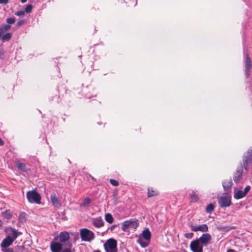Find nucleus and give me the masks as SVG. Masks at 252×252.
<instances>
[{
    "instance_id": "obj_1",
    "label": "nucleus",
    "mask_w": 252,
    "mask_h": 252,
    "mask_svg": "<svg viewBox=\"0 0 252 252\" xmlns=\"http://www.w3.org/2000/svg\"><path fill=\"white\" fill-rule=\"evenodd\" d=\"M27 198L30 203L40 204L41 196L35 190L29 191L27 192Z\"/></svg>"
},
{
    "instance_id": "obj_2",
    "label": "nucleus",
    "mask_w": 252,
    "mask_h": 252,
    "mask_svg": "<svg viewBox=\"0 0 252 252\" xmlns=\"http://www.w3.org/2000/svg\"><path fill=\"white\" fill-rule=\"evenodd\" d=\"M80 236L82 240L85 242H91L94 238V232L87 228L80 230Z\"/></svg>"
},
{
    "instance_id": "obj_3",
    "label": "nucleus",
    "mask_w": 252,
    "mask_h": 252,
    "mask_svg": "<svg viewBox=\"0 0 252 252\" xmlns=\"http://www.w3.org/2000/svg\"><path fill=\"white\" fill-rule=\"evenodd\" d=\"M218 203L221 208L229 207L231 204V197L227 194H223L219 198Z\"/></svg>"
},
{
    "instance_id": "obj_4",
    "label": "nucleus",
    "mask_w": 252,
    "mask_h": 252,
    "mask_svg": "<svg viewBox=\"0 0 252 252\" xmlns=\"http://www.w3.org/2000/svg\"><path fill=\"white\" fill-rule=\"evenodd\" d=\"M107 252H117V242L113 239L108 240L104 245Z\"/></svg>"
},
{
    "instance_id": "obj_5",
    "label": "nucleus",
    "mask_w": 252,
    "mask_h": 252,
    "mask_svg": "<svg viewBox=\"0 0 252 252\" xmlns=\"http://www.w3.org/2000/svg\"><path fill=\"white\" fill-rule=\"evenodd\" d=\"M138 222L135 220H126L122 223V229L123 231H126L128 228L135 229L138 226Z\"/></svg>"
},
{
    "instance_id": "obj_6",
    "label": "nucleus",
    "mask_w": 252,
    "mask_h": 252,
    "mask_svg": "<svg viewBox=\"0 0 252 252\" xmlns=\"http://www.w3.org/2000/svg\"><path fill=\"white\" fill-rule=\"evenodd\" d=\"M190 248L192 252H203V245L198 239H196L190 243Z\"/></svg>"
},
{
    "instance_id": "obj_7",
    "label": "nucleus",
    "mask_w": 252,
    "mask_h": 252,
    "mask_svg": "<svg viewBox=\"0 0 252 252\" xmlns=\"http://www.w3.org/2000/svg\"><path fill=\"white\" fill-rule=\"evenodd\" d=\"M252 153V148H250L246 154H245L243 157V167L246 170H248V165L251 161V155Z\"/></svg>"
},
{
    "instance_id": "obj_8",
    "label": "nucleus",
    "mask_w": 252,
    "mask_h": 252,
    "mask_svg": "<svg viewBox=\"0 0 252 252\" xmlns=\"http://www.w3.org/2000/svg\"><path fill=\"white\" fill-rule=\"evenodd\" d=\"M203 246H207L211 240V236L209 233H203L201 237L197 239Z\"/></svg>"
},
{
    "instance_id": "obj_9",
    "label": "nucleus",
    "mask_w": 252,
    "mask_h": 252,
    "mask_svg": "<svg viewBox=\"0 0 252 252\" xmlns=\"http://www.w3.org/2000/svg\"><path fill=\"white\" fill-rule=\"evenodd\" d=\"M190 228L191 230L195 232L201 231L202 232H205L208 230V227L205 224L199 225H191L190 226Z\"/></svg>"
},
{
    "instance_id": "obj_10",
    "label": "nucleus",
    "mask_w": 252,
    "mask_h": 252,
    "mask_svg": "<svg viewBox=\"0 0 252 252\" xmlns=\"http://www.w3.org/2000/svg\"><path fill=\"white\" fill-rule=\"evenodd\" d=\"M69 238V234L66 231H63L60 233L59 235V239L63 245H65V244L68 242V240Z\"/></svg>"
},
{
    "instance_id": "obj_11",
    "label": "nucleus",
    "mask_w": 252,
    "mask_h": 252,
    "mask_svg": "<svg viewBox=\"0 0 252 252\" xmlns=\"http://www.w3.org/2000/svg\"><path fill=\"white\" fill-rule=\"evenodd\" d=\"M21 234L20 232H18L16 229L10 228L8 230V235L7 237H10L13 241H14Z\"/></svg>"
},
{
    "instance_id": "obj_12",
    "label": "nucleus",
    "mask_w": 252,
    "mask_h": 252,
    "mask_svg": "<svg viewBox=\"0 0 252 252\" xmlns=\"http://www.w3.org/2000/svg\"><path fill=\"white\" fill-rule=\"evenodd\" d=\"M63 245L58 242H52L51 244V249L52 252H61Z\"/></svg>"
},
{
    "instance_id": "obj_13",
    "label": "nucleus",
    "mask_w": 252,
    "mask_h": 252,
    "mask_svg": "<svg viewBox=\"0 0 252 252\" xmlns=\"http://www.w3.org/2000/svg\"><path fill=\"white\" fill-rule=\"evenodd\" d=\"M245 74L246 76L248 77L250 75V70L251 69L252 67V63H251V61L250 59L249 58L248 56H246V59L245 61Z\"/></svg>"
},
{
    "instance_id": "obj_14",
    "label": "nucleus",
    "mask_w": 252,
    "mask_h": 252,
    "mask_svg": "<svg viewBox=\"0 0 252 252\" xmlns=\"http://www.w3.org/2000/svg\"><path fill=\"white\" fill-rule=\"evenodd\" d=\"M93 225L97 228H99L103 226L104 222L101 217L94 218L92 220Z\"/></svg>"
},
{
    "instance_id": "obj_15",
    "label": "nucleus",
    "mask_w": 252,
    "mask_h": 252,
    "mask_svg": "<svg viewBox=\"0 0 252 252\" xmlns=\"http://www.w3.org/2000/svg\"><path fill=\"white\" fill-rule=\"evenodd\" d=\"M14 241L10 237H6L1 243V247L3 249H6L8 247L12 245Z\"/></svg>"
},
{
    "instance_id": "obj_16",
    "label": "nucleus",
    "mask_w": 252,
    "mask_h": 252,
    "mask_svg": "<svg viewBox=\"0 0 252 252\" xmlns=\"http://www.w3.org/2000/svg\"><path fill=\"white\" fill-rule=\"evenodd\" d=\"M242 173L243 170L242 168L237 170L233 177L234 181L235 183H238L241 181L242 179Z\"/></svg>"
},
{
    "instance_id": "obj_17",
    "label": "nucleus",
    "mask_w": 252,
    "mask_h": 252,
    "mask_svg": "<svg viewBox=\"0 0 252 252\" xmlns=\"http://www.w3.org/2000/svg\"><path fill=\"white\" fill-rule=\"evenodd\" d=\"M140 236H141L145 240L147 241L149 243H150L151 234L148 228L145 229Z\"/></svg>"
},
{
    "instance_id": "obj_18",
    "label": "nucleus",
    "mask_w": 252,
    "mask_h": 252,
    "mask_svg": "<svg viewBox=\"0 0 252 252\" xmlns=\"http://www.w3.org/2000/svg\"><path fill=\"white\" fill-rule=\"evenodd\" d=\"M244 191L235 189L234 192V198L236 199H240L246 196Z\"/></svg>"
},
{
    "instance_id": "obj_19",
    "label": "nucleus",
    "mask_w": 252,
    "mask_h": 252,
    "mask_svg": "<svg viewBox=\"0 0 252 252\" xmlns=\"http://www.w3.org/2000/svg\"><path fill=\"white\" fill-rule=\"evenodd\" d=\"M137 242L141 246L142 248H146L149 246V243L147 241L145 240L141 236H139L137 240Z\"/></svg>"
},
{
    "instance_id": "obj_20",
    "label": "nucleus",
    "mask_w": 252,
    "mask_h": 252,
    "mask_svg": "<svg viewBox=\"0 0 252 252\" xmlns=\"http://www.w3.org/2000/svg\"><path fill=\"white\" fill-rule=\"evenodd\" d=\"M232 185V182L231 179L225 180L222 183V186L224 188V189L226 191L229 190L231 189Z\"/></svg>"
},
{
    "instance_id": "obj_21",
    "label": "nucleus",
    "mask_w": 252,
    "mask_h": 252,
    "mask_svg": "<svg viewBox=\"0 0 252 252\" xmlns=\"http://www.w3.org/2000/svg\"><path fill=\"white\" fill-rule=\"evenodd\" d=\"M51 200L52 204L55 206L58 207L60 205V202L56 195L55 193L52 194L51 195Z\"/></svg>"
},
{
    "instance_id": "obj_22",
    "label": "nucleus",
    "mask_w": 252,
    "mask_h": 252,
    "mask_svg": "<svg viewBox=\"0 0 252 252\" xmlns=\"http://www.w3.org/2000/svg\"><path fill=\"white\" fill-rule=\"evenodd\" d=\"M65 246L64 248H63V251L62 252H73V251L71 249V243L69 242H67L65 245H64Z\"/></svg>"
},
{
    "instance_id": "obj_23",
    "label": "nucleus",
    "mask_w": 252,
    "mask_h": 252,
    "mask_svg": "<svg viewBox=\"0 0 252 252\" xmlns=\"http://www.w3.org/2000/svg\"><path fill=\"white\" fill-rule=\"evenodd\" d=\"M105 220L109 223H112L114 220L112 215L109 213H107V214H105Z\"/></svg>"
},
{
    "instance_id": "obj_24",
    "label": "nucleus",
    "mask_w": 252,
    "mask_h": 252,
    "mask_svg": "<svg viewBox=\"0 0 252 252\" xmlns=\"http://www.w3.org/2000/svg\"><path fill=\"white\" fill-rule=\"evenodd\" d=\"M157 193L156 190H154L152 188L148 189V195L149 197H152Z\"/></svg>"
},
{
    "instance_id": "obj_25",
    "label": "nucleus",
    "mask_w": 252,
    "mask_h": 252,
    "mask_svg": "<svg viewBox=\"0 0 252 252\" xmlns=\"http://www.w3.org/2000/svg\"><path fill=\"white\" fill-rule=\"evenodd\" d=\"M17 168L22 171L26 170V165L24 163L19 162L17 163Z\"/></svg>"
},
{
    "instance_id": "obj_26",
    "label": "nucleus",
    "mask_w": 252,
    "mask_h": 252,
    "mask_svg": "<svg viewBox=\"0 0 252 252\" xmlns=\"http://www.w3.org/2000/svg\"><path fill=\"white\" fill-rule=\"evenodd\" d=\"M11 37V34L10 33H7L2 36V40L3 41H7L10 39Z\"/></svg>"
},
{
    "instance_id": "obj_27",
    "label": "nucleus",
    "mask_w": 252,
    "mask_h": 252,
    "mask_svg": "<svg viewBox=\"0 0 252 252\" xmlns=\"http://www.w3.org/2000/svg\"><path fill=\"white\" fill-rule=\"evenodd\" d=\"M91 202V200L89 198H85L81 203V206L86 207L88 206Z\"/></svg>"
},
{
    "instance_id": "obj_28",
    "label": "nucleus",
    "mask_w": 252,
    "mask_h": 252,
    "mask_svg": "<svg viewBox=\"0 0 252 252\" xmlns=\"http://www.w3.org/2000/svg\"><path fill=\"white\" fill-rule=\"evenodd\" d=\"M214 206L212 204H209L206 209V211L208 213H211L214 210Z\"/></svg>"
},
{
    "instance_id": "obj_29",
    "label": "nucleus",
    "mask_w": 252,
    "mask_h": 252,
    "mask_svg": "<svg viewBox=\"0 0 252 252\" xmlns=\"http://www.w3.org/2000/svg\"><path fill=\"white\" fill-rule=\"evenodd\" d=\"M190 198L193 202H196L198 199V196L194 193H192L190 195Z\"/></svg>"
},
{
    "instance_id": "obj_30",
    "label": "nucleus",
    "mask_w": 252,
    "mask_h": 252,
    "mask_svg": "<svg viewBox=\"0 0 252 252\" xmlns=\"http://www.w3.org/2000/svg\"><path fill=\"white\" fill-rule=\"evenodd\" d=\"M217 229L219 230L227 231L229 230L228 226H223L221 225H219L217 226Z\"/></svg>"
},
{
    "instance_id": "obj_31",
    "label": "nucleus",
    "mask_w": 252,
    "mask_h": 252,
    "mask_svg": "<svg viewBox=\"0 0 252 252\" xmlns=\"http://www.w3.org/2000/svg\"><path fill=\"white\" fill-rule=\"evenodd\" d=\"M32 5L29 4L26 7L25 10L24 11L27 13H30L32 11Z\"/></svg>"
},
{
    "instance_id": "obj_32",
    "label": "nucleus",
    "mask_w": 252,
    "mask_h": 252,
    "mask_svg": "<svg viewBox=\"0 0 252 252\" xmlns=\"http://www.w3.org/2000/svg\"><path fill=\"white\" fill-rule=\"evenodd\" d=\"M15 19L13 17L7 18L6 20V22L8 24V25L13 24L15 23Z\"/></svg>"
},
{
    "instance_id": "obj_33",
    "label": "nucleus",
    "mask_w": 252,
    "mask_h": 252,
    "mask_svg": "<svg viewBox=\"0 0 252 252\" xmlns=\"http://www.w3.org/2000/svg\"><path fill=\"white\" fill-rule=\"evenodd\" d=\"M2 215L7 219H8L11 217V214L9 211H6L4 212H2Z\"/></svg>"
},
{
    "instance_id": "obj_34",
    "label": "nucleus",
    "mask_w": 252,
    "mask_h": 252,
    "mask_svg": "<svg viewBox=\"0 0 252 252\" xmlns=\"http://www.w3.org/2000/svg\"><path fill=\"white\" fill-rule=\"evenodd\" d=\"M110 182L113 186H117L119 184V182L117 181L114 179H110Z\"/></svg>"
},
{
    "instance_id": "obj_35",
    "label": "nucleus",
    "mask_w": 252,
    "mask_h": 252,
    "mask_svg": "<svg viewBox=\"0 0 252 252\" xmlns=\"http://www.w3.org/2000/svg\"><path fill=\"white\" fill-rule=\"evenodd\" d=\"M25 213L21 214L19 217V219L20 221L21 222H23L24 221H25Z\"/></svg>"
},
{
    "instance_id": "obj_36",
    "label": "nucleus",
    "mask_w": 252,
    "mask_h": 252,
    "mask_svg": "<svg viewBox=\"0 0 252 252\" xmlns=\"http://www.w3.org/2000/svg\"><path fill=\"white\" fill-rule=\"evenodd\" d=\"M25 12L24 11L21 10V11H19L16 12L15 13V14L16 16H23V15H25Z\"/></svg>"
},
{
    "instance_id": "obj_37",
    "label": "nucleus",
    "mask_w": 252,
    "mask_h": 252,
    "mask_svg": "<svg viewBox=\"0 0 252 252\" xmlns=\"http://www.w3.org/2000/svg\"><path fill=\"white\" fill-rule=\"evenodd\" d=\"M250 189H251V187L250 186H247L245 187L244 192H245L246 195L250 191Z\"/></svg>"
},
{
    "instance_id": "obj_38",
    "label": "nucleus",
    "mask_w": 252,
    "mask_h": 252,
    "mask_svg": "<svg viewBox=\"0 0 252 252\" xmlns=\"http://www.w3.org/2000/svg\"><path fill=\"white\" fill-rule=\"evenodd\" d=\"M24 23H25V21L21 20L17 23L16 25L18 26H20L23 25L24 24Z\"/></svg>"
},
{
    "instance_id": "obj_39",
    "label": "nucleus",
    "mask_w": 252,
    "mask_h": 252,
    "mask_svg": "<svg viewBox=\"0 0 252 252\" xmlns=\"http://www.w3.org/2000/svg\"><path fill=\"white\" fill-rule=\"evenodd\" d=\"M11 28V26L10 25H6L3 27V29L4 31H7Z\"/></svg>"
},
{
    "instance_id": "obj_40",
    "label": "nucleus",
    "mask_w": 252,
    "mask_h": 252,
    "mask_svg": "<svg viewBox=\"0 0 252 252\" xmlns=\"http://www.w3.org/2000/svg\"><path fill=\"white\" fill-rule=\"evenodd\" d=\"M8 2V0H0V4H6Z\"/></svg>"
},
{
    "instance_id": "obj_41",
    "label": "nucleus",
    "mask_w": 252,
    "mask_h": 252,
    "mask_svg": "<svg viewBox=\"0 0 252 252\" xmlns=\"http://www.w3.org/2000/svg\"><path fill=\"white\" fill-rule=\"evenodd\" d=\"M193 235V233H187V234H185V237L186 238H191V237Z\"/></svg>"
},
{
    "instance_id": "obj_42",
    "label": "nucleus",
    "mask_w": 252,
    "mask_h": 252,
    "mask_svg": "<svg viewBox=\"0 0 252 252\" xmlns=\"http://www.w3.org/2000/svg\"><path fill=\"white\" fill-rule=\"evenodd\" d=\"M2 251L3 252H13V251L12 249H5V250H2Z\"/></svg>"
},
{
    "instance_id": "obj_43",
    "label": "nucleus",
    "mask_w": 252,
    "mask_h": 252,
    "mask_svg": "<svg viewBox=\"0 0 252 252\" xmlns=\"http://www.w3.org/2000/svg\"><path fill=\"white\" fill-rule=\"evenodd\" d=\"M3 143L2 141V140L1 139V138H0V145H3Z\"/></svg>"
},
{
    "instance_id": "obj_44",
    "label": "nucleus",
    "mask_w": 252,
    "mask_h": 252,
    "mask_svg": "<svg viewBox=\"0 0 252 252\" xmlns=\"http://www.w3.org/2000/svg\"><path fill=\"white\" fill-rule=\"evenodd\" d=\"M27 0H21L22 3H25L27 1Z\"/></svg>"
},
{
    "instance_id": "obj_45",
    "label": "nucleus",
    "mask_w": 252,
    "mask_h": 252,
    "mask_svg": "<svg viewBox=\"0 0 252 252\" xmlns=\"http://www.w3.org/2000/svg\"><path fill=\"white\" fill-rule=\"evenodd\" d=\"M227 252H234V251L230 250L228 251Z\"/></svg>"
},
{
    "instance_id": "obj_46",
    "label": "nucleus",
    "mask_w": 252,
    "mask_h": 252,
    "mask_svg": "<svg viewBox=\"0 0 252 252\" xmlns=\"http://www.w3.org/2000/svg\"><path fill=\"white\" fill-rule=\"evenodd\" d=\"M2 224V222L1 221V220H0V226H1Z\"/></svg>"
},
{
    "instance_id": "obj_47",
    "label": "nucleus",
    "mask_w": 252,
    "mask_h": 252,
    "mask_svg": "<svg viewBox=\"0 0 252 252\" xmlns=\"http://www.w3.org/2000/svg\"><path fill=\"white\" fill-rule=\"evenodd\" d=\"M94 252H100L99 251H95Z\"/></svg>"
},
{
    "instance_id": "obj_48",
    "label": "nucleus",
    "mask_w": 252,
    "mask_h": 252,
    "mask_svg": "<svg viewBox=\"0 0 252 252\" xmlns=\"http://www.w3.org/2000/svg\"><path fill=\"white\" fill-rule=\"evenodd\" d=\"M114 227V226H112L111 229H113Z\"/></svg>"
},
{
    "instance_id": "obj_49",
    "label": "nucleus",
    "mask_w": 252,
    "mask_h": 252,
    "mask_svg": "<svg viewBox=\"0 0 252 252\" xmlns=\"http://www.w3.org/2000/svg\"><path fill=\"white\" fill-rule=\"evenodd\" d=\"M1 56V55H0V57Z\"/></svg>"
},
{
    "instance_id": "obj_50",
    "label": "nucleus",
    "mask_w": 252,
    "mask_h": 252,
    "mask_svg": "<svg viewBox=\"0 0 252 252\" xmlns=\"http://www.w3.org/2000/svg\"><path fill=\"white\" fill-rule=\"evenodd\" d=\"M1 56V55H0V57Z\"/></svg>"
}]
</instances>
